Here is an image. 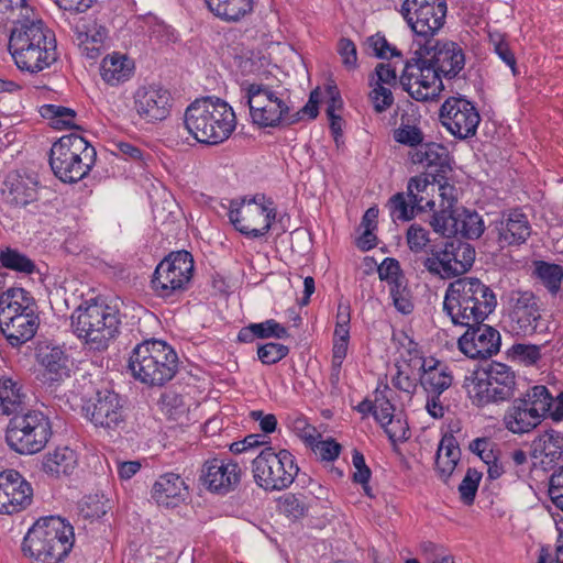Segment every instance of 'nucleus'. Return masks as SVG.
Listing matches in <instances>:
<instances>
[{
	"mask_svg": "<svg viewBox=\"0 0 563 563\" xmlns=\"http://www.w3.org/2000/svg\"><path fill=\"white\" fill-rule=\"evenodd\" d=\"M413 57L405 64L399 82L413 99L432 100L443 88L441 76L456 77L465 66L463 48L455 42L429 38L419 42Z\"/></svg>",
	"mask_w": 563,
	"mask_h": 563,
	"instance_id": "nucleus-1",
	"label": "nucleus"
},
{
	"mask_svg": "<svg viewBox=\"0 0 563 563\" xmlns=\"http://www.w3.org/2000/svg\"><path fill=\"white\" fill-rule=\"evenodd\" d=\"M9 51L18 68L32 74L48 68L57 60L55 35L42 20L26 19L19 26H13Z\"/></svg>",
	"mask_w": 563,
	"mask_h": 563,
	"instance_id": "nucleus-2",
	"label": "nucleus"
},
{
	"mask_svg": "<svg viewBox=\"0 0 563 563\" xmlns=\"http://www.w3.org/2000/svg\"><path fill=\"white\" fill-rule=\"evenodd\" d=\"M497 298L489 286L475 277H462L446 288L443 310L455 325L481 323L495 310Z\"/></svg>",
	"mask_w": 563,
	"mask_h": 563,
	"instance_id": "nucleus-3",
	"label": "nucleus"
},
{
	"mask_svg": "<svg viewBox=\"0 0 563 563\" xmlns=\"http://www.w3.org/2000/svg\"><path fill=\"white\" fill-rule=\"evenodd\" d=\"M186 130L199 143L218 145L228 140L236 125L231 106L216 97H206L191 102L185 111Z\"/></svg>",
	"mask_w": 563,
	"mask_h": 563,
	"instance_id": "nucleus-4",
	"label": "nucleus"
},
{
	"mask_svg": "<svg viewBox=\"0 0 563 563\" xmlns=\"http://www.w3.org/2000/svg\"><path fill=\"white\" fill-rule=\"evenodd\" d=\"M74 528L58 516L40 518L29 529L22 551L33 563H60L74 545Z\"/></svg>",
	"mask_w": 563,
	"mask_h": 563,
	"instance_id": "nucleus-5",
	"label": "nucleus"
},
{
	"mask_svg": "<svg viewBox=\"0 0 563 563\" xmlns=\"http://www.w3.org/2000/svg\"><path fill=\"white\" fill-rule=\"evenodd\" d=\"M119 310L103 301L91 300L79 306L71 314L75 334L93 351H104L119 334Z\"/></svg>",
	"mask_w": 563,
	"mask_h": 563,
	"instance_id": "nucleus-6",
	"label": "nucleus"
},
{
	"mask_svg": "<svg viewBox=\"0 0 563 563\" xmlns=\"http://www.w3.org/2000/svg\"><path fill=\"white\" fill-rule=\"evenodd\" d=\"M129 369L135 379L145 385L164 386L178 371V356L164 341L145 340L132 350Z\"/></svg>",
	"mask_w": 563,
	"mask_h": 563,
	"instance_id": "nucleus-7",
	"label": "nucleus"
},
{
	"mask_svg": "<svg viewBox=\"0 0 563 563\" xmlns=\"http://www.w3.org/2000/svg\"><path fill=\"white\" fill-rule=\"evenodd\" d=\"M36 303L23 288H10L0 296V329L12 346H20L36 333Z\"/></svg>",
	"mask_w": 563,
	"mask_h": 563,
	"instance_id": "nucleus-8",
	"label": "nucleus"
},
{
	"mask_svg": "<svg viewBox=\"0 0 563 563\" xmlns=\"http://www.w3.org/2000/svg\"><path fill=\"white\" fill-rule=\"evenodd\" d=\"M242 101L249 107L253 124L258 128H278L300 121V112L290 113L285 92L263 82H244Z\"/></svg>",
	"mask_w": 563,
	"mask_h": 563,
	"instance_id": "nucleus-9",
	"label": "nucleus"
},
{
	"mask_svg": "<svg viewBox=\"0 0 563 563\" xmlns=\"http://www.w3.org/2000/svg\"><path fill=\"white\" fill-rule=\"evenodd\" d=\"M97 152L86 139L70 133L55 142L49 152V165L63 183H77L89 174Z\"/></svg>",
	"mask_w": 563,
	"mask_h": 563,
	"instance_id": "nucleus-10",
	"label": "nucleus"
},
{
	"mask_svg": "<svg viewBox=\"0 0 563 563\" xmlns=\"http://www.w3.org/2000/svg\"><path fill=\"white\" fill-rule=\"evenodd\" d=\"M52 433L49 418L44 412L20 411L9 421L5 441L19 454H35L46 446Z\"/></svg>",
	"mask_w": 563,
	"mask_h": 563,
	"instance_id": "nucleus-11",
	"label": "nucleus"
},
{
	"mask_svg": "<svg viewBox=\"0 0 563 563\" xmlns=\"http://www.w3.org/2000/svg\"><path fill=\"white\" fill-rule=\"evenodd\" d=\"M515 390V372L510 366L498 362L476 372L467 385L468 396L478 407L507 401L514 397Z\"/></svg>",
	"mask_w": 563,
	"mask_h": 563,
	"instance_id": "nucleus-12",
	"label": "nucleus"
},
{
	"mask_svg": "<svg viewBox=\"0 0 563 563\" xmlns=\"http://www.w3.org/2000/svg\"><path fill=\"white\" fill-rule=\"evenodd\" d=\"M230 222L242 234L258 239L269 231L276 218V209L272 199L263 194L240 201L232 200L229 210Z\"/></svg>",
	"mask_w": 563,
	"mask_h": 563,
	"instance_id": "nucleus-13",
	"label": "nucleus"
},
{
	"mask_svg": "<svg viewBox=\"0 0 563 563\" xmlns=\"http://www.w3.org/2000/svg\"><path fill=\"white\" fill-rule=\"evenodd\" d=\"M255 483L265 490H283L288 488L299 472L295 456L288 450L275 452L265 448L252 461Z\"/></svg>",
	"mask_w": 563,
	"mask_h": 563,
	"instance_id": "nucleus-14",
	"label": "nucleus"
},
{
	"mask_svg": "<svg viewBox=\"0 0 563 563\" xmlns=\"http://www.w3.org/2000/svg\"><path fill=\"white\" fill-rule=\"evenodd\" d=\"M551 393L543 385H536L523 397L514 400L504 416V424L514 434H523L536 429L550 409Z\"/></svg>",
	"mask_w": 563,
	"mask_h": 563,
	"instance_id": "nucleus-15",
	"label": "nucleus"
},
{
	"mask_svg": "<svg viewBox=\"0 0 563 563\" xmlns=\"http://www.w3.org/2000/svg\"><path fill=\"white\" fill-rule=\"evenodd\" d=\"M194 273V258L187 251L170 253L156 266L151 286L162 298L183 292L188 287Z\"/></svg>",
	"mask_w": 563,
	"mask_h": 563,
	"instance_id": "nucleus-16",
	"label": "nucleus"
},
{
	"mask_svg": "<svg viewBox=\"0 0 563 563\" xmlns=\"http://www.w3.org/2000/svg\"><path fill=\"white\" fill-rule=\"evenodd\" d=\"M448 5L445 0H405L401 14L417 36V43L429 41L442 29Z\"/></svg>",
	"mask_w": 563,
	"mask_h": 563,
	"instance_id": "nucleus-17",
	"label": "nucleus"
},
{
	"mask_svg": "<svg viewBox=\"0 0 563 563\" xmlns=\"http://www.w3.org/2000/svg\"><path fill=\"white\" fill-rule=\"evenodd\" d=\"M85 417L96 427L110 431L123 429L125 426V410L122 398L113 390L97 391L82 407Z\"/></svg>",
	"mask_w": 563,
	"mask_h": 563,
	"instance_id": "nucleus-18",
	"label": "nucleus"
},
{
	"mask_svg": "<svg viewBox=\"0 0 563 563\" xmlns=\"http://www.w3.org/2000/svg\"><path fill=\"white\" fill-rule=\"evenodd\" d=\"M440 120L452 135L465 140L476 134L481 115L472 101L459 96L450 97L443 102Z\"/></svg>",
	"mask_w": 563,
	"mask_h": 563,
	"instance_id": "nucleus-19",
	"label": "nucleus"
},
{
	"mask_svg": "<svg viewBox=\"0 0 563 563\" xmlns=\"http://www.w3.org/2000/svg\"><path fill=\"white\" fill-rule=\"evenodd\" d=\"M507 317L511 333L522 336L533 335L541 322L539 299L532 291H512Z\"/></svg>",
	"mask_w": 563,
	"mask_h": 563,
	"instance_id": "nucleus-20",
	"label": "nucleus"
},
{
	"mask_svg": "<svg viewBox=\"0 0 563 563\" xmlns=\"http://www.w3.org/2000/svg\"><path fill=\"white\" fill-rule=\"evenodd\" d=\"M241 475L239 463L231 459L213 457L202 464L200 482L209 492L227 495L239 486Z\"/></svg>",
	"mask_w": 563,
	"mask_h": 563,
	"instance_id": "nucleus-21",
	"label": "nucleus"
},
{
	"mask_svg": "<svg viewBox=\"0 0 563 563\" xmlns=\"http://www.w3.org/2000/svg\"><path fill=\"white\" fill-rule=\"evenodd\" d=\"M466 332L459 339V349L470 358H488L497 354L501 345V335L497 329L484 323L465 325Z\"/></svg>",
	"mask_w": 563,
	"mask_h": 563,
	"instance_id": "nucleus-22",
	"label": "nucleus"
},
{
	"mask_svg": "<svg viewBox=\"0 0 563 563\" xmlns=\"http://www.w3.org/2000/svg\"><path fill=\"white\" fill-rule=\"evenodd\" d=\"M531 232L528 217L520 209L501 212L500 217L489 225V234L500 249L526 243Z\"/></svg>",
	"mask_w": 563,
	"mask_h": 563,
	"instance_id": "nucleus-23",
	"label": "nucleus"
},
{
	"mask_svg": "<svg viewBox=\"0 0 563 563\" xmlns=\"http://www.w3.org/2000/svg\"><path fill=\"white\" fill-rule=\"evenodd\" d=\"M32 497L31 484L18 471L0 473V514L12 515L25 509Z\"/></svg>",
	"mask_w": 563,
	"mask_h": 563,
	"instance_id": "nucleus-24",
	"label": "nucleus"
},
{
	"mask_svg": "<svg viewBox=\"0 0 563 563\" xmlns=\"http://www.w3.org/2000/svg\"><path fill=\"white\" fill-rule=\"evenodd\" d=\"M170 100L168 90L156 86H142L134 93V108L140 118L155 123L169 115Z\"/></svg>",
	"mask_w": 563,
	"mask_h": 563,
	"instance_id": "nucleus-25",
	"label": "nucleus"
},
{
	"mask_svg": "<svg viewBox=\"0 0 563 563\" xmlns=\"http://www.w3.org/2000/svg\"><path fill=\"white\" fill-rule=\"evenodd\" d=\"M413 164L422 165L433 181H441L452 172L449 163V151L440 143H423L410 153Z\"/></svg>",
	"mask_w": 563,
	"mask_h": 563,
	"instance_id": "nucleus-26",
	"label": "nucleus"
},
{
	"mask_svg": "<svg viewBox=\"0 0 563 563\" xmlns=\"http://www.w3.org/2000/svg\"><path fill=\"white\" fill-rule=\"evenodd\" d=\"M36 357L44 368L43 378L48 386L56 387L70 377L71 362L62 347L40 346Z\"/></svg>",
	"mask_w": 563,
	"mask_h": 563,
	"instance_id": "nucleus-27",
	"label": "nucleus"
},
{
	"mask_svg": "<svg viewBox=\"0 0 563 563\" xmlns=\"http://www.w3.org/2000/svg\"><path fill=\"white\" fill-rule=\"evenodd\" d=\"M1 191L8 205L22 208L37 199V180L33 176L11 172L7 175Z\"/></svg>",
	"mask_w": 563,
	"mask_h": 563,
	"instance_id": "nucleus-28",
	"label": "nucleus"
},
{
	"mask_svg": "<svg viewBox=\"0 0 563 563\" xmlns=\"http://www.w3.org/2000/svg\"><path fill=\"white\" fill-rule=\"evenodd\" d=\"M420 385L427 394H443L453 383L449 367L434 358L420 360Z\"/></svg>",
	"mask_w": 563,
	"mask_h": 563,
	"instance_id": "nucleus-29",
	"label": "nucleus"
},
{
	"mask_svg": "<svg viewBox=\"0 0 563 563\" xmlns=\"http://www.w3.org/2000/svg\"><path fill=\"white\" fill-rule=\"evenodd\" d=\"M187 486L185 481L175 473H166L158 477L152 487V497L158 505L177 506L185 497Z\"/></svg>",
	"mask_w": 563,
	"mask_h": 563,
	"instance_id": "nucleus-30",
	"label": "nucleus"
},
{
	"mask_svg": "<svg viewBox=\"0 0 563 563\" xmlns=\"http://www.w3.org/2000/svg\"><path fill=\"white\" fill-rule=\"evenodd\" d=\"M134 68V62L130 57L113 52L103 57L100 65V75L106 84L118 86L132 77Z\"/></svg>",
	"mask_w": 563,
	"mask_h": 563,
	"instance_id": "nucleus-31",
	"label": "nucleus"
},
{
	"mask_svg": "<svg viewBox=\"0 0 563 563\" xmlns=\"http://www.w3.org/2000/svg\"><path fill=\"white\" fill-rule=\"evenodd\" d=\"M26 394L19 380L11 377L0 378V415H16L23 411Z\"/></svg>",
	"mask_w": 563,
	"mask_h": 563,
	"instance_id": "nucleus-32",
	"label": "nucleus"
},
{
	"mask_svg": "<svg viewBox=\"0 0 563 563\" xmlns=\"http://www.w3.org/2000/svg\"><path fill=\"white\" fill-rule=\"evenodd\" d=\"M452 251H449L446 242L443 246L431 245L428 255L423 258V267L433 276L443 279L453 278L456 276V268L452 264Z\"/></svg>",
	"mask_w": 563,
	"mask_h": 563,
	"instance_id": "nucleus-33",
	"label": "nucleus"
},
{
	"mask_svg": "<svg viewBox=\"0 0 563 563\" xmlns=\"http://www.w3.org/2000/svg\"><path fill=\"white\" fill-rule=\"evenodd\" d=\"M563 454V435L561 432L550 429L532 441V455L541 459L542 463H553Z\"/></svg>",
	"mask_w": 563,
	"mask_h": 563,
	"instance_id": "nucleus-34",
	"label": "nucleus"
},
{
	"mask_svg": "<svg viewBox=\"0 0 563 563\" xmlns=\"http://www.w3.org/2000/svg\"><path fill=\"white\" fill-rule=\"evenodd\" d=\"M461 457V450L455 438L452 434H445L439 444L435 466L439 476L446 482L452 475Z\"/></svg>",
	"mask_w": 563,
	"mask_h": 563,
	"instance_id": "nucleus-35",
	"label": "nucleus"
},
{
	"mask_svg": "<svg viewBox=\"0 0 563 563\" xmlns=\"http://www.w3.org/2000/svg\"><path fill=\"white\" fill-rule=\"evenodd\" d=\"M205 2L216 16L228 22L240 21L254 9V0H205Z\"/></svg>",
	"mask_w": 563,
	"mask_h": 563,
	"instance_id": "nucleus-36",
	"label": "nucleus"
},
{
	"mask_svg": "<svg viewBox=\"0 0 563 563\" xmlns=\"http://www.w3.org/2000/svg\"><path fill=\"white\" fill-rule=\"evenodd\" d=\"M434 191L432 178L427 175L411 177L407 185V197L418 207V211L433 209L434 201L430 198Z\"/></svg>",
	"mask_w": 563,
	"mask_h": 563,
	"instance_id": "nucleus-37",
	"label": "nucleus"
},
{
	"mask_svg": "<svg viewBox=\"0 0 563 563\" xmlns=\"http://www.w3.org/2000/svg\"><path fill=\"white\" fill-rule=\"evenodd\" d=\"M76 464L74 451L68 448H60L45 456L42 468L46 474L59 477L69 475L75 470Z\"/></svg>",
	"mask_w": 563,
	"mask_h": 563,
	"instance_id": "nucleus-38",
	"label": "nucleus"
},
{
	"mask_svg": "<svg viewBox=\"0 0 563 563\" xmlns=\"http://www.w3.org/2000/svg\"><path fill=\"white\" fill-rule=\"evenodd\" d=\"M66 21L74 31L75 41L79 46L85 44L101 45L107 37L108 32L104 26H97L96 23L92 24L85 18L74 16L73 20L67 19Z\"/></svg>",
	"mask_w": 563,
	"mask_h": 563,
	"instance_id": "nucleus-39",
	"label": "nucleus"
},
{
	"mask_svg": "<svg viewBox=\"0 0 563 563\" xmlns=\"http://www.w3.org/2000/svg\"><path fill=\"white\" fill-rule=\"evenodd\" d=\"M32 12L26 0H0V24L12 23L19 26L30 19Z\"/></svg>",
	"mask_w": 563,
	"mask_h": 563,
	"instance_id": "nucleus-40",
	"label": "nucleus"
},
{
	"mask_svg": "<svg viewBox=\"0 0 563 563\" xmlns=\"http://www.w3.org/2000/svg\"><path fill=\"white\" fill-rule=\"evenodd\" d=\"M457 222L456 235L460 234L463 238L474 240L484 233V221L476 211L465 208L459 209Z\"/></svg>",
	"mask_w": 563,
	"mask_h": 563,
	"instance_id": "nucleus-41",
	"label": "nucleus"
},
{
	"mask_svg": "<svg viewBox=\"0 0 563 563\" xmlns=\"http://www.w3.org/2000/svg\"><path fill=\"white\" fill-rule=\"evenodd\" d=\"M40 113L44 119L51 120V125L54 129L63 130L76 128V112L70 108L57 104H44L41 107Z\"/></svg>",
	"mask_w": 563,
	"mask_h": 563,
	"instance_id": "nucleus-42",
	"label": "nucleus"
},
{
	"mask_svg": "<svg viewBox=\"0 0 563 563\" xmlns=\"http://www.w3.org/2000/svg\"><path fill=\"white\" fill-rule=\"evenodd\" d=\"M457 212L459 209L442 207L440 211L433 213L430 225L434 232L442 236H455L457 232Z\"/></svg>",
	"mask_w": 563,
	"mask_h": 563,
	"instance_id": "nucleus-43",
	"label": "nucleus"
},
{
	"mask_svg": "<svg viewBox=\"0 0 563 563\" xmlns=\"http://www.w3.org/2000/svg\"><path fill=\"white\" fill-rule=\"evenodd\" d=\"M449 251H452V264L453 267L456 268L455 274L456 276L464 274L466 271H468L475 260V250L474 247L465 242L461 241H451L446 242Z\"/></svg>",
	"mask_w": 563,
	"mask_h": 563,
	"instance_id": "nucleus-44",
	"label": "nucleus"
},
{
	"mask_svg": "<svg viewBox=\"0 0 563 563\" xmlns=\"http://www.w3.org/2000/svg\"><path fill=\"white\" fill-rule=\"evenodd\" d=\"M0 263L3 267L23 274L35 272L34 262L18 250L7 247L0 252Z\"/></svg>",
	"mask_w": 563,
	"mask_h": 563,
	"instance_id": "nucleus-45",
	"label": "nucleus"
},
{
	"mask_svg": "<svg viewBox=\"0 0 563 563\" xmlns=\"http://www.w3.org/2000/svg\"><path fill=\"white\" fill-rule=\"evenodd\" d=\"M387 207L394 221H409L418 212V207L410 201L405 192L393 195L387 202Z\"/></svg>",
	"mask_w": 563,
	"mask_h": 563,
	"instance_id": "nucleus-46",
	"label": "nucleus"
},
{
	"mask_svg": "<svg viewBox=\"0 0 563 563\" xmlns=\"http://www.w3.org/2000/svg\"><path fill=\"white\" fill-rule=\"evenodd\" d=\"M536 273L550 292H558L563 279L562 266L541 261L536 265Z\"/></svg>",
	"mask_w": 563,
	"mask_h": 563,
	"instance_id": "nucleus-47",
	"label": "nucleus"
},
{
	"mask_svg": "<svg viewBox=\"0 0 563 563\" xmlns=\"http://www.w3.org/2000/svg\"><path fill=\"white\" fill-rule=\"evenodd\" d=\"M279 510L288 517L299 519L308 514L309 505L303 495L286 494L278 500Z\"/></svg>",
	"mask_w": 563,
	"mask_h": 563,
	"instance_id": "nucleus-48",
	"label": "nucleus"
},
{
	"mask_svg": "<svg viewBox=\"0 0 563 563\" xmlns=\"http://www.w3.org/2000/svg\"><path fill=\"white\" fill-rule=\"evenodd\" d=\"M481 479V472L476 471L475 468L467 470L462 483L459 485L461 499L464 504L472 505L474 503Z\"/></svg>",
	"mask_w": 563,
	"mask_h": 563,
	"instance_id": "nucleus-49",
	"label": "nucleus"
},
{
	"mask_svg": "<svg viewBox=\"0 0 563 563\" xmlns=\"http://www.w3.org/2000/svg\"><path fill=\"white\" fill-rule=\"evenodd\" d=\"M78 511L85 519H96L106 515L107 509L98 495H89L78 503Z\"/></svg>",
	"mask_w": 563,
	"mask_h": 563,
	"instance_id": "nucleus-50",
	"label": "nucleus"
},
{
	"mask_svg": "<svg viewBox=\"0 0 563 563\" xmlns=\"http://www.w3.org/2000/svg\"><path fill=\"white\" fill-rule=\"evenodd\" d=\"M288 353V346L274 342L262 344L257 349V356L260 361L266 365H272L279 362L286 357Z\"/></svg>",
	"mask_w": 563,
	"mask_h": 563,
	"instance_id": "nucleus-51",
	"label": "nucleus"
},
{
	"mask_svg": "<svg viewBox=\"0 0 563 563\" xmlns=\"http://www.w3.org/2000/svg\"><path fill=\"white\" fill-rule=\"evenodd\" d=\"M368 99L377 113H383L394 103V96L389 87L373 85Z\"/></svg>",
	"mask_w": 563,
	"mask_h": 563,
	"instance_id": "nucleus-52",
	"label": "nucleus"
},
{
	"mask_svg": "<svg viewBox=\"0 0 563 563\" xmlns=\"http://www.w3.org/2000/svg\"><path fill=\"white\" fill-rule=\"evenodd\" d=\"M394 139L396 142L408 145L411 147H419L423 144V133L415 125L401 123L398 129L394 131Z\"/></svg>",
	"mask_w": 563,
	"mask_h": 563,
	"instance_id": "nucleus-53",
	"label": "nucleus"
},
{
	"mask_svg": "<svg viewBox=\"0 0 563 563\" xmlns=\"http://www.w3.org/2000/svg\"><path fill=\"white\" fill-rule=\"evenodd\" d=\"M387 389H388V386L385 385L384 390H382V391L379 389L375 390L374 418L380 426H383L386 421H388L395 417V415H394L395 407L389 401V399L384 395V393Z\"/></svg>",
	"mask_w": 563,
	"mask_h": 563,
	"instance_id": "nucleus-54",
	"label": "nucleus"
},
{
	"mask_svg": "<svg viewBox=\"0 0 563 563\" xmlns=\"http://www.w3.org/2000/svg\"><path fill=\"white\" fill-rule=\"evenodd\" d=\"M366 44L373 51V55L378 58H388L401 56V53L388 43L386 37L376 33L366 40Z\"/></svg>",
	"mask_w": 563,
	"mask_h": 563,
	"instance_id": "nucleus-55",
	"label": "nucleus"
},
{
	"mask_svg": "<svg viewBox=\"0 0 563 563\" xmlns=\"http://www.w3.org/2000/svg\"><path fill=\"white\" fill-rule=\"evenodd\" d=\"M406 238L409 249L415 253L427 251L430 243L429 232L417 223L408 228Z\"/></svg>",
	"mask_w": 563,
	"mask_h": 563,
	"instance_id": "nucleus-56",
	"label": "nucleus"
},
{
	"mask_svg": "<svg viewBox=\"0 0 563 563\" xmlns=\"http://www.w3.org/2000/svg\"><path fill=\"white\" fill-rule=\"evenodd\" d=\"M252 329L256 331L257 339H285L289 336L288 330L274 319H268L260 323H253Z\"/></svg>",
	"mask_w": 563,
	"mask_h": 563,
	"instance_id": "nucleus-57",
	"label": "nucleus"
},
{
	"mask_svg": "<svg viewBox=\"0 0 563 563\" xmlns=\"http://www.w3.org/2000/svg\"><path fill=\"white\" fill-rule=\"evenodd\" d=\"M336 51L346 70H355L358 67L356 45L350 38H340Z\"/></svg>",
	"mask_w": 563,
	"mask_h": 563,
	"instance_id": "nucleus-58",
	"label": "nucleus"
},
{
	"mask_svg": "<svg viewBox=\"0 0 563 563\" xmlns=\"http://www.w3.org/2000/svg\"><path fill=\"white\" fill-rule=\"evenodd\" d=\"M290 428L309 446L313 444L317 439L321 438V434L313 426L308 423L303 416L295 417L290 421Z\"/></svg>",
	"mask_w": 563,
	"mask_h": 563,
	"instance_id": "nucleus-59",
	"label": "nucleus"
},
{
	"mask_svg": "<svg viewBox=\"0 0 563 563\" xmlns=\"http://www.w3.org/2000/svg\"><path fill=\"white\" fill-rule=\"evenodd\" d=\"M490 43L494 45L495 53L499 56V58L510 67L514 75L517 74V63L516 57L512 51L509 47V44L504 40L500 34H490L489 35Z\"/></svg>",
	"mask_w": 563,
	"mask_h": 563,
	"instance_id": "nucleus-60",
	"label": "nucleus"
},
{
	"mask_svg": "<svg viewBox=\"0 0 563 563\" xmlns=\"http://www.w3.org/2000/svg\"><path fill=\"white\" fill-rule=\"evenodd\" d=\"M378 275L382 280H386L390 287L396 284L404 283V276L399 262L395 258L387 257L378 266Z\"/></svg>",
	"mask_w": 563,
	"mask_h": 563,
	"instance_id": "nucleus-61",
	"label": "nucleus"
},
{
	"mask_svg": "<svg viewBox=\"0 0 563 563\" xmlns=\"http://www.w3.org/2000/svg\"><path fill=\"white\" fill-rule=\"evenodd\" d=\"M379 85L385 87H394L397 85L396 68L388 63H379L375 67L374 75L369 79V86Z\"/></svg>",
	"mask_w": 563,
	"mask_h": 563,
	"instance_id": "nucleus-62",
	"label": "nucleus"
},
{
	"mask_svg": "<svg viewBox=\"0 0 563 563\" xmlns=\"http://www.w3.org/2000/svg\"><path fill=\"white\" fill-rule=\"evenodd\" d=\"M388 439L395 444L406 441L409 438V428L407 421L399 417L386 421L383 426Z\"/></svg>",
	"mask_w": 563,
	"mask_h": 563,
	"instance_id": "nucleus-63",
	"label": "nucleus"
},
{
	"mask_svg": "<svg viewBox=\"0 0 563 563\" xmlns=\"http://www.w3.org/2000/svg\"><path fill=\"white\" fill-rule=\"evenodd\" d=\"M548 493L555 507L563 511V466L550 476Z\"/></svg>",
	"mask_w": 563,
	"mask_h": 563,
	"instance_id": "nucleus-64",
	"label": "nucleus"
}]
</instances>
